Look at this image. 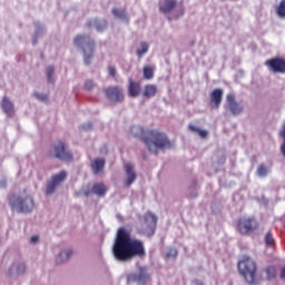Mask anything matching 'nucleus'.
Instances as JSON below:
<instances>
[{"instance_id": "nucleus-1", "label": "nucleus", "mask_w": 285, "mask_h": 285, "mask_svg": "<svg viewBox=\"0 0 285 285\" xmlns=\"http://www.w3.org/2000/svg\"><path fill=\"white\" fill-rule=\"evenodd\" d=\"M112 255L117 262H130L135 257H146V246L141 239L132 238L128 228L120 227L112 245Z\"/></svg>"}, {"instance_id": "nucleus-2", "label": "nucleus", "mask_w": 285, "mask_h": 285, "mask_svg": "<svg viewBox=\"0 0 285 285\" xmlns=\"http://www.w3.org/2000/svg\"><path fill=\"white\" fill-rule=\"evenodd\" d=\"M130 132L134 137H139V139L147 146L149 153H154V155H157V153L164 150V148L170 147L168 136L157 129L146 131L141 126H132Z\"/></svg>"}, {"instance_id": "nucleus-3", "label": "nucleus", "mask_w": 285, "mask_h": 285, "mask_svg": "<svg viewBox=\"0 0 285 285\" xmlns=\"http://www.w3.org/2000/svg\"><path fill=\"white\" fill-rule=\"evenodd\" d=\"M73 43L77 48H81L83 52V61L86 66L92 63V58L95 57V48L97 43L89 35H78L73 39Z\"/></svg>"}, {"instance_id": "nucleus-4", "label": "nucleus", "mask_w": 285, "mask_h": 285, "mask_svg": "<svg viewBox=\"0 0 285 285\" xmlns=\"http://www.w3.org/2000/svg\"><path fill=\"white\" fill-rule=\"evenodd\" d=\"M238 269L247 284H257V278L255 276L257 275V263H255L253 258L249 256H243L238 262Z\"/></svg>"}, {"instance_id": "nucleus-5", "label": "nucleus", "mask_w": 285, "mask_h": 285, "mask_svg": "<svg viewBox=\"0 0 285 285\" xmlns=\"http://www.w3.org/2000/svg\"><path fill=\"white\" fill-rule=\"evenodd\" d=\"M47 157H49V159H59L60 161H72V159H75L72 151H70L66 141L61 139L56 140L51 145Z\"/></svg>"}, {"instance_id": "nucleus-6", "label": "nucleus", "mask_w": 285, "mask_h": 285, "mask_svg": "<svg viewBox=\"0 0 285 285\" xmlns=\"http://www.w3.org/2000/svg\"><path fill=\"white\" fill-rule=\"evenodd\" d=\"M9 205L11 210L17 213H32L35 210V199L30 195L22 197L12 194L9 196Z\"/></svg>"}, {"instance_id": "nucleus-7", "label": "nucleus", "mask_w": 285, "mask_h": 285, "mask_svg": "<svg viewBox=\"0 0 285 285\" xmlns=\"http://www.w3.org/2000/svg\"><path fill=\"white\" fill-rule=\"evenodd\" d=\"M236 228L240 235H250L259 228V224L254 217H242L238 218Z\"/></svg>"}, {"instance_id": "nucleus-8", "label": "nucleus", "mask_w": 285, "mask_h": 285, "mask_svg": "<svg viewBox=\"0 0 285 285\" xmlns=\"http://www.w3.org/2000/svg\"><path fill=\"white\" fill-rule=\"evenodd\" d=\"M265 66L269 72L274 75H285V59L283 57H274L265 61Z\"/></svg>"}, {"instance_id": "nucleus-9", "label": "nucleus", "mask_w": 285, "mask_h": 285, "mask_svg": "<svg viewBox=\"0 0 285 285\" xmlns=\"http://www.w3.org/2000/svg\"><path fill=\"white\" fill-rule=\"evenodd\" d=\"M150 281V274H148V271L146 267H140L138 269V273H131L127 276L128 284H146Z\"/></svg>"}, {"instance_id": "nucleus-10", "label": "nucleus", "mask_w": 285, "mask_h": 285, "mask_svg": "<svg viewBox=\"0 0 285 285\" xmlns=\"http://www.w3.org/2000/svg\"><path fill=\"white\" fill-rule=\"evenodd\" d=\"M105 96L109 101H114V104H121L124 101V89L119 86H110L105 89Z\"/></svg>"}, {"instance_id": "nucleus-11", "label": "nucleus", "mask_w": 285, "mask_h": 285, "mask_svg": "<svg viewBox=\"0 0 285 285\" xmlns=\"http://www.w3.org/2000/svg\"><path fill=\"white\" fill-rule=\"evenodd\" d=\"M226 99H227L229 112L234 117H237L238 115H242V112H244V105H242L237 100H235V95L228 94Z\"/></svg>"}, {"instance_id": "nucleus-12", "label": "nucleus", "mask_w": 285, "mask_h": 285, "mask_svg": "<svg viewBox=\"0 0 285 285\" xmlns=\"http://www.w3.org/2000/svg\"><path fill=\"white\" fill-rule=\"evenodd\" d=\"M68 177V174L66 171H60L59 174H56L51 177V181L47 185L46 193L47 195H52L55 190H57V187L61 181H63Z\"/></svg>"}, {"instance_id": "nucleus-13", "label": "nucleus", "mask_w": 285, "mask_h": 285, "mask_svg": "<svg viewBox=\"0 0 285 285\" xmlns=\"http://www.w3.org/2000/svg\"><path fill=\"white\" fill-rule=\"evenodd\" d=\"M224 100V89L216 88L214 89L209 95V104L210 107L215 110H218V108L222 106V101Z\"/></svg>"}, {"instance_id": "nucleus-14", "label": "nucleus", "mask_w": 285, "mask_h": 285, "mask_svg": "<svg viewBox=\"0 0 285 285\" xmlns=\"http://www.w3.org/2000/svg\"><path fill=\"white\" fill-rule=\"evenodd\" d=\"M158 8L163 14H170V12L177 10V0H161Z\"/></svg>"}, {"instance_id": "nucleus-15", "label": "nucleus", "mask_w": 285, "mask_h": 285, "mask_svg": "<svg viewBox=\"0 0 285 285\" xmlns=\"http://www.w3.org/2000/svg\"><path fill=\"white\" fill-rule=\"evenodd\" d=\"M125 173L127 175V179L125 180V186L130 188L135 181H137V173H135V166L132 164H125Z\"/></svg>"}, {"instance_id": "nucleus-16", "label": "nucleus", "mask_w": 285, "mask_h": 285, "mask_svg": "<svg viewBox=\"0 0 285 285\" xmlns=\"http://www.w3.org/2000/svg\"><path fill=\"white\" fill-rule=\"evenodd\" d=\"M0 106L3 112L8 115V117H12V115H14V104H12L10 98H8L7 96L2 98Z\"/></svg>"}, {"instance_id": "nucleus-17", "label": "nucleus", "mask_w": 285, "mask_h": 285, "mask_svg": "<svg viewBox=\"0 0 285 285\" xmlns=\"http://www.w3.org/2000/svg\"><path fill=\"white\" fill-rule=\"evenodd\" d=\"M105 168H106V159L104 158H96L91 163V170L94 175H100V173H104Z\"/></svg>"}, {"instance_id": "nucleus-18", "label": "nucleus", "mask_w": 285, "mask_h": 285, "mask_svg": "<svg viewBox=\"0 0 285 285\" xmlns=\"http://www.w3.org/2000/svg\"><path fill=\"white\" fill-rule=\"evenodd\" d=\"M91 193L97 195V197H106V193H108V186L104 183H96L91 187Z\"/></svg>"}, {"instance_id": "nucleus-19", "label": "nucleus", "mask_w": 285, "mask_h": 285, "mask_svg": "<svg viewBox=\"0 0 285 285\" xmlns=\"http://www.w3.org/2000/svg\"><path fill=\"white\" fill-rule=\"evenodd\" d=\"M140 92H141V85L139 82H135L130 80L128 86L129 97H139Z\"/></svg>"}, {"instance_id": "nucleus-20", "label": "nucleus", "mask_w": 285, "mask_h": 285, "mask_svg": "<svg viewBox=\"0 0 285 285\" xmlns=\"http://www.w3.org/2000/svg\"><path fill=\"white\" fill-rule=\"evenodd\" d=\"M157 95V85H146L142 90L145 99H153Z\"/></svg>"}, {"instance_id": "nucleus-21", "label": "nucleus", "mask_w": 285, "mask_h": 285, "mask_svg": "<svg viewBox=\"0 0 285 285\" xmlns=\"http://www.w3.org/2000/svg\"><path fill=\"white\" fill-rule=\"evenodd\" d=\"M92 26H95L96 30H98V32H104V29L107 28L108 26V21L106 20H91L87 23L88 28H92Z\"/></svg>"}, {"instance_id": "nucleus-22", "label": "nucleus", "mask_w": 285, "mask_h": 285, "mask_svg": "<svg viewBox=\"0 0 285 285\" xmlns=\"http://www.w3.org/2000/svg\"><path fill=\"white\" fill-rule=\"evenodd\" d=\"M263 277H265V279L271 281V279H275V277H277V268H275V266H267L263 272H262Z\"/></svg>"}, {"instance_id": "nucleus-23", "label": "nucleus", "mask_w": 285, "mask_h": 285, "mask_svg": "<svg viewBox=\"0 0 285 285\" xmlns=\"http://www.w3.org/2000/svg\"><path fill=\"white\" fill-rule=\"evenodd\" d=\"M111 12L114 17H117V19H121L122 21H126L128 23L129 19L128 14L126 13V9L114 8Z\"/></svg>"}, {"instance_id": "nucleus-24", "label": "nucleus", "mask_w": 285, "mask_h": 285, "mask_svg": "<svg viewBox=\"0 0 285 285\" xmlns=\"http://www.w3.org/2000/svg\"><path fill=\"white\" fill-rule=\"evenodd\" d=\"M71 255H72V249H68L66 252H60V254L56 258L57 264H63V262H68V259H70Z\"/></svg>"}, {"instance_id": "nucleus-25", "label": "nucleus", "mask_w": 285, "mask_h": 285, "mask_svg": "<svg viewBox=\"0 0 285 285\" xmlns=\"http://www.w3.org/2000/svg\"><path fill=\"white\" fill-rule=\"evenodd\" d=\"M148 50H150V46H148L147 42H140V48H138L136 51L138 59H141V57L148 52Z\"/></svg>"}, {"instance_id": "nucleus-26", "label": "nucleus", "mask_w": 285, "mask_h": 285, "mask_svg": "<svg viewBox=\"0 0 285 285\" xmlns=\"http://www.w3.org/2000/svg\"><path fill=\"white\" fill-rule=\"evenodd\" d=\"M145 222L146 224H148V226H157V216L148 212L145 214Z\"/></svg>"}, {"instance_id": "nucleus-27", "label": "nucleus", "mask_w": 285, "mask_h": 285, "mask_svg": "<svg viewBox=\"0 0 285 285\" xmlns=\"http://www.w3.org/2000/svg\"><path fill=\"white\" fill-rule=\"evenodd\" d=\"M188 129L191 132H197V135H199V137H202V139H206V137H208V132L206 130L199 129L197 128L195 125L190 124L188 126Z\"/></svg>"}, {"instance_id": "nucleus-28", "label": "nucleus", "mask_w": 285, "mask_h": 285, "mask_svg": "<svg viewBox=\"0 0 285 285\" xmlns=\"http://www.w3.org/2000/svg\"><path fill=\"white\" fill-rule=\"evenodd\" d=\"M265 245L268 248H275V238L273 237L272 232H267L264 238Z\"/></svg>"}, {"instance_id": "nucleus-29", "label": "nucleus", "mask_w": 285, "mask_h": 285, "mask_svg": "<svg viewBox=\"0 0 285 285\" xmlns=\"http://www.w3.org/2000/svg\"><path fill=\"white\" fill-rule=\"evenodd\" d=\"M142 75L145 79H153V77H155V69L150 66H146L142 69Z\"/></svg>"}, {"instance_id": "nucleus-30", "label": "nucleus", "mask_w": 285, "mask_h": 285, "mask_svg": "<svg viewBox=\"0 0 285 285\" xmlns=\"http://www.w3.org/2000/svg\"><path fill=\"white\" fill-rule=\"evenodd\" d=\"M258 177H268V167L264 164H261L256 170Z\"/></svg>"}, {"instance_id": "nucleus-31", "label": "nucleus", "mask_w": 285, "mask_h": 285, "mask_svg": "<svg viewBox=\"0 0 285 285\" xmlns=\"http://www.w3.org/2000/svg\"><path fill=\"white\" fill-rule=\"evenodd\" d=\"M276 14H278L281 19H285V0H281L279 4L276 7Z\"/></svg>"}, {"instance_id": "nucleus-32", "label": "nucleus", "mask_w": 285, "mask_h": 285, "mask_svg": "<svg viewBox=\"0 0 285 285\" xmlns=\"http://www.w3.org/2000/svg\"><path fill=\"white\" fill-rule=\"evenodd\" d=\"M55 75V67L50 66L47 68V79L50 82H52V76Z\"/></svg>"}, {"instance_id": "nucleus-33", "label": "nucleus", "mask_w": 285, "mask_h": 285, "mask_svg": "<svg viewBox=\"0 0 285 285\" xmlns=\"http://www.w3.org/2000/svg\"><path fill=\"white\" fill-rule=\"evenodd\" d=\"M108 75H109V77H116L117 76V69L115 68V66H109L108 67Z\"/></svg>"}, {"instance_id": "nucleus-34", "label": "nucleus", "mask_w": 285, "mask_h": 285, "mask_svg": "<svg viewBox=\"0 0 285 285\" xmlns=\"http://www.w3.org/2000/svg\"><path fill=\"white\" fill-rule=\"evenodd\" d=\"M95 88V82L92 80H87L85 83V90H92Z\"/></svg>"}, {"instance_id": "nucleus-35", "label": "nucleus", "mask_w": 285, "mask_h": 285, "mask_svg": "<svg viewBox=\"0 0 285 285\" xmlns=\"http://www.w3.org/2000/svg\"><path fill=\"white\" fill-rule=\"evenodd\" d=\"M179 17H184V7L180 6L177 10V13L175 16L176 19H179Z\"/></svg>"}, {"instance_id": "nucleus-36", "label": "nucleus", "mask_w": 285, "mask_h": 285, "mask_svg": "<svg viewBox=\"0 0 285 285\" xmlns=\"http://www.w3.org/2000/svg\"><path fill=\"white\" fill-rule=\"evenodd\" d=\"M37 99H39L40 101H48V96L43 95V94H37L36 95Z\"/></svg>"}, {"instance_id": "nucleus-37", "label": "nucleus", "mask_w": 285, "mask_h": 285, "mask_svg": "<svg viewBox=\"0 0 285 285\" xmlns=\"http://www.w3.org/2000/svg\"><path fill=\"white\" fill-rule=\"evenodd\" d=\"M167 257H177V249H169L167 252Z\"/></svg>"}, {"instance_id": "nucleus-38", "label": "nucleus", "mask_w": 285, "mask_h": 285, "mask_svg": "<svg viewBox=\"0 0 285 285\" xmlns=\"http://www.w3.org/2000/svg\"><path fill=\"white\" fill-rule=\"evenodd\" d=\"M279 137L283 139V141H285V122H284V125H283V127H282V130L279 131Z\"/></svg>"}, {"instance_id": "nucleus-39", "label": "nucleus", "mask_w": 285, "mask_h": 285, "mask_svg": "<svg viewBox=\"0 0 285 285\" xmlns=\"http://www.w3.org/2000/svg\"><path fill=\"white\" fill-rule=\"evenodd\" d=\"M30 242H31V244H37V242H39V236H37V235L31 236Z\"/></svg>"}, {"instance_id": "nucleus-40", "label": "nucleus", "mask_w": 285, "mask_h": 285, "mask_svg": "<svg viewBox=\"0 0 285 285\" xmlns=\"http://www.w3.org/2000/svg\"><path fill=\"white\" fill-rule=\"evenodd\" d=\"M281 278L285 279V266L281 271Z\"/></svg>"}, {"instance_id": "nucleus-41", "label": "nucleus", "mask_w": 285, "mask_h": 285, "mask_svg": "<svg viewBox=\"0 0 285 285\" xmlns=\"http://www.w3.org/2000/svg\"><path fill=\"white\" fill-rule=\"evenodd\" d=\"M19 273H23L26 271V266L21 265L19 268H18Z\"/></svg>"}, {"instance_id": "nucleus-42", "label": "nucleus", "mask_w": 285, "mask_h": 285, "mask_svg": "<svg viewBox=\"0 0 285 285\" xmlns=\"http://www.w3.org/2000/svg\"><path fill=\"white\" fill-rule=\"evenodd\" d=\"M89 128H92V124H89Z\"/></svg>"}]
</instances>
